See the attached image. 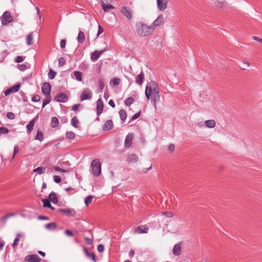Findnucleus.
Wrapping results in <instances>:
<instances>
[{"label": "nucleus", "mask_w": 262, "mask_h": 262, "mask_svg": "<svg viewBox=\"0 0 262 262\" xmlns=\"http://www.w3.org/2000/svg\"><path fill=\"white\" fill-rule=\"evenodd\" d=\"M92 97V93L89 89H84L80 95V100L81 101L85 100H90Z\"/></svg>", "instance_id": "nucleus-5"}, {"label": "nucleus", "mask_w": 262, "mask_h": 262, "mask_svg": "<svg viewBox=\"0 0 262 262\" xmlns=\"http://www.w3.org/2000/svg\"><path fill=\"white\" fill-rule=\"evenodd\" d=\"M85 241L86 243L88 245H92L93 244V238H89L88 237H85Z\"/></svg>", "instance_id": "nucleus-57"}, {"label": "nucleus", "mask_w": 262, "mask_h": 262, "mask_svg": "<svg viewBox=\"0 0 262 262\" xmlns=\"http://www.w3.org/2000/svg\"><path fill=\"white\" fill-rule=\"evenodd\" d=\"M7 117L10 119H14L15 118V115L12 112H8L7 114Z\"/></svg>", "instance_id": "nucleus-53"}, {"label": "nucleus", "mask_w": 262, "mask_h": 262, "mask_svg": "<svg viewBox=\"0 0 262 262\" xmlns=\"http://www.w3.org/2000/svg\"><path fill=\"white\" fill-rule=\"evenodd\" d=\"M211 4L213 7H223L226 5V2L219 0H211Z\"/></svg>", "instance_id": "nucleus-18"}, {"label": "nucleus", "mask_w": 262, "mask_h": 262, "mask_svg": "<svg viewBox=\"0 0 262 262\" xmlns=\"http://www.w3.org/2000/svg\"><path fill=\"white\" fill-rule=\"evenodd\" d=\"M18 151H19L18 146V145H16L14 147L13 155L12 158V160L14 158L15 155L17 153H18Z\"/></svg>", "instance_id": "nucleus-51"}, {"label": "nucleus", "mask_w": 262, "mask_h": 262, "mask_svg": "<svg viewBox=\"0 0 262 262\" xmlns=\"http://www.w3.org/2000/svg\"><path fill=\"white\" fill-rule=\"evenodd\" d=\"M74 75L76 79L78 81H81L82 80V73L79 71H74Z\"/></svg>", "instance_id": "nucleus-33"}, {"label": "nucleus", "mask_w": 262, "mask_h": 262, "mask_svg": "<svg viewBox=\"0 0 262 262\" xmlns=\"http://www.w3.org/2000/svg\"><path fill=\"white\" fill-rule=\"evenodd\" d=\"M35 123V118L32 119L29 123L27 125V132L29 134L31 131L33 129Z\"/></svg>", "instance_id": "nucleus-24"}, {"label": "nucleus", "mask_w": 262, "mask_h": 262, "mask_svg": "<svg viewBox=\"0 0 262 262\" xmlns=\"http://www.w3.org/2000/svg\"><path fill=\"white\" fill-rule=\"evenodd\" d=\"M65 63V59L63 57H60L58 59V65L59 67L63 66Z\"/></svg>", "instance_id": "nucleus-48"}, {"label": "nucleus", "mask_w": 262, "mask_h": 262, "mask_svg": "<svg viewBox=\"0 0 262 262\" xmlns=\"http://www.w3.org/2000/svg\"><path fill=\"white\" fill-rule=\"evenodd\" d=\"M45 227L48 230H53L57 228V224L54 222L50 223L47 224Z\"/></svg>", "instance_id": "nucleus-29"}, {"label": "nucleus", "mask_w": 262, "mask_h": 262, "mask_svg": "<svg viewBox=\"0 0 262 262\" xmlns=\"http://www.w3.org/2000/svg\"><path fill=\"white\" fill-rule=\"evenodd\" d=\"M85 36L84 32L82 31H80L77 38L78 42L80 43H83L85 41Z\"/></svg>", "instance_id": "nucleus-22"}, {"label": "nucleus", "mask_w": 262, "mask_h": 262, "mask_svg": "<svg viewBox=\"0 0 262 262\" xmlns=\"http://www.w3.org/2000/svg\"><path fill=\"white\" fill-rule=\"evenodd\" d=\"M113 123L112 120H107L103 125L102 129L103 130H110L112 128Z\"/></svg>", "instance_id": "nucleus-21"}, {"label": "nucleus", "mask_w": 262, "mask_h": 262, "mask_svg": "<svg viewBox=\"0 0 262 262\" xmlns=\"http://www.w3.org/2000/svg\"><path fill=\"white\" fill-rule=\"evenodd\" d=\"M101 6H102L103 10L105 12H108L111 9H114V6L113 5H110V4L107 5L103 2L102 3Z\"/></svg>", "instance_id": "nucleus-26"}, {"label": "nucleus", "mask_w": 262, "mask_h": 262, "mask_svg": "<svg viewBox=\"0 0 262 262\" xmlns=\"http://www.w3.org/2000/svg\"><path fill=\"white\" fill-rule=\"evenodd\" d=\"M100 90H102L104 88V83L102 79H99L98 80Z\"/></svg>", "instance_id": "nucleus-49"}, {"label": "nucleus", "mask_w": 262, "mask_h": 262, "mask_svg": "<svg viewBox=\"0 0 262 262\" xmlns=\"http://www.w3.org/2000/svg\"><path fill=\"white\" fill-rule=\"evenodd\" d=\"M134 102V99L131 97H128V98H127L125 101H124V103L125 104L128 106L129 105H130L132 104H133Z\"/></svg>", "instance_id": "nucleus-40"}, {"label": "nucleus", "mask_w": 262, "mask_h": 262, "mask_svg": "<svg viewBox=\"0 0 262 262\" xmlns=\"http://www.w3.org/2000/svg\"><path fill=\"white\" fill-rule=\"evenodd\" d=\"M41 259L36 254L27 255L25 257V261L27 262H40Z\"/></svg>", "instance_id": "nucleus-8"}, {"label": "nucleus", "mask_w": 262, "mask_h": 262, "mask_svg": "<svg viewBox=\"0 0 262 262\" xmlns=\"http://www.w3.org/2000/svg\"><path fill=\"white\" fill-rule=\"evenodd\" d=\"M54 169L56 171H59L62 172H66L67 171V170L57 166L54 167Z\"/></svg>", "instance_id": "nucleus-59"}, {"label": "nucleus", "mask_w": 262, "mask_h": 262, "mask_svg": "<svg viewBox=\"0 0 262 262\" xmlns=\"http://www.w3.org/2000/svg\"><path fill=\"white\" fill-rule=\"evenodd\" d=\"M103 103L101 99H99L96 102V111L97 116H100L103 110Z\"/></svg>", "instance_id": "nucleus-11"}, {"label": "nucleus", "mask_w": 262, "mask_h": 262, "mask_svg": "<svg viewBox=\"0 0 262 262\" xmlns=\"http://www.w3.org/2000/svg\"><path fill=\"white\" fill-rule=\"evenodd\" d=\"M59 121L57 117H54L52 118L51 126L52 127L54 128L58 125Z\"/></svg>", "instance_id": "nucleus-32"}, {"label": "nucleus", "mask_w": 262, "mask_h": 262, "mask_svg": "<svg viewBox=\"0 0 262 262\" xmlns=\"http://www.w3.org/2000/svg\"><path fill=\"white\" fill-rule=\"evenodd\" d=\"M24 60V58L23 56H18L16 57L15 59V62L19 63L23 62Z\"/></svg>", "instance_id": "nucleus-60"}, {"label": "nucleus", "mask_w": 262, "mask_h": 262, "mask_svg": "<svg viewBox=\"0 0 262 262\" xmlns=\"http://www.w3.org/2000/svg\"><path fill=\"white\" fill-rule=\"evenodd\" d=\"M44 139L43 135L40 131H38L35 138V140H38L40 141H43Z\"/></svg>", "instance_id": "nucleus-38"}, {"label": "nucleus", "mask_w": 262, "mask_h": 262, "mask_svg": "<svg viewBox=\"0 0 262 262\" xmlns=\"http://www.w3.org/2000/svg\"><path fill=\"white\" fill-rule=\"evenodd\" d=\"M40 100V97L38 95H35L32 97V101L33 102H38Z\"/></svg>", "instance_id": "nucleus-50"}, {"label": "nucleus", "mask_w": 262, "mask_h": 262, "mask_svg": "<svg viewBox=\"0 0 262 262\" xmlns=\"http://www.w3.org/2000/svg\"><path fill=\"white\" fill-rule=\"evenodd\" d=\"M140 114H141V112H139L134 114L133 115V116L132 117V119L129 120L128 123H130L131 122H132L134 120H135L137 119V118H138L140 117Z\"/></svg>", "instance_id": "nucleus-44"}, {"label": "nucleus", "mask_w": 262, "mask_h": 262, "mask_svg": "<svg viewBox=\"0 0 262 262\" xmlns=\"http://www.w3.org/2000/svg\"><path fill=\"white\" fill-rule=\"evenodd\" d=\"M135 28L137 34L141 37L150 35L155 31L154 27L147 26L142 22H137L136 24Z\"/></svg>", "instance_id": "nucleus-2"}, {"label": "nucleus", "mask_w": 262, "mask_h": 262, "mask_svg": "<svg viewBox=\"0 0 262 262\" xmlns=\"http://www.w3.org/2000/svg\"><path fill=\"white\" fill-rule=\"evenodd\" d=\"M0 19L3 25H6L13 20L12 16L8 11H5L1 16Z\"/></svg>", "instance_id": "nucleus-4"}, {"label": "nucleus", "mask_w": 262, "mask_h": 262, "mask_svg": "<svg viewBox=\"0 0 262 262\" xmlns=\"http://www.w3.org/2000/svg\"><path fill=\"white\" fill-rule=\"evenodd\" d=\"M16 215L15 213H8L6 215H5V216H4L0 220V221L3 223H5L6 221L10 217H12V216H14Z\"/></svg>", "instance_id": "nucleus-31"}, {"label": "nucleus", "mask_w": 262, "mask_h": 262, "mask_svg": "<svg viewBox=\"0 0 262 262\" xmlns=\"http://www.w3.org/2000/svg\"><path fill=\"white\" fill-rule=\"evenodd\" d=\"M91 171L95 177H99L101 172V164L98 159L93 160L91 164Z\"/></svg>", "instance_id": "nucleus-3"}, {"label": "nucleus", "mask_w": 262, "mask_h": 262, "mask_svg": "<svg viewBox=\"0 0 262 262\" xmlns=\"http://www.w3.org/2000/svg\"><path fill=\"white\" fill-rule=\"evenodd\" d=\"M23 237V235L21 234L20 233H18L16 234V236L14 241V242L12 244V247L13 248H15L16 246H17L18 243L19 241V239L20 238Z\"/></svg>", "instance_id": "nucleus-28"}, {"label": "nucleus", "mask_w": 262, "mask_h": 262, "mask_svg": "<svg viewBox=\"0 0 262 262\" xmlns=\"http://www.w3.org/2000/svg\"><path fill=\"white\" fill-rule=\"evenodd\" d=\"M46 168L42 167H38L34 170V172H37L39 174L44 173L46 172Z\"/></svg>", "instance_id": "nucleus-35"}, {"label": "nucleus", "mask_w": 262, "mask_h": 262, "mask_svg": "<svg viewBox=\"0 0 262 262\" xmlns=\"http://www.w3.org/2000/svg\"><path fill=\"white\" fill-rule=\"evenodd\" d=\"M205 125L208 128H213L215 126V121L214 120H208L205 122Z\"/></svg>", "instance_id": "nucleus-27"}, {"label": "nucleus", "mask_w": 262, "mask_h": 262, "mask_svg": "<svg viewBox=\"0 0 262 262\" xmlns=\"http://www.w3.org/2000/svg\"><path fill=\"white\" fill-rule=\"evenodd\" d=\"M58 211L64 213L68 216H74L76 215V212L73 209H59Z\"/></svg>", "instance_id": "nucleus-15"}, {"label": "nucleus", "mask_w": 262, "mask_h": 262, "mask_svg": "<svg viewBox=\"0 0 262 262\" xmlns=\"http://www.w3.org/2000/svg\"><path fill=\"white\" fill-rule=\"evenodd\" d=\"M148 231V228L147 225H141L136 228L134 233L136 234L147 233Z\"/></svg>", "instance_id": "nucleus-10"}, {"label": "nucleus", "mask_w": 262, "mask_h": 262, "mask_svg": "<svg viewBox=\"0 0 262 262\" xmlns=\"http://www.w3.org/2000/svg\"><path fill=\"white\" fill-rule=\"evenodd\" d=\"M104 246L102 245L99 244L98 245L97 250L98 251V252H103L104 251Z\"/></svg>", "instance_id": "nucleus-56"}, {"label": "nucleus", "mask_w": 262, "mask_h": 262, "mask_svg": "<svg viewBox=\"0 0 262 262\" xmlns=\"http://www.w3.org/2000/svg\"><path fill=\"white\" fill-rule=\"evenodd\" d=\"M75 137V133L72 131L67 132L66 134V137L68 139H73Z\"/></svg>", "instance_id": "nucleus-39"}, {"label": "nucleus", "mask_w": 262, "mask_h": 262, "mask_svg": "<svg viewBox=\"0 0 262 262\" xmlns=\"http://www.w3.org/2000/svg\"><path fill=\"white\" fill-rule=\"evenodd\" d=\"M53 178H54V181L56 183H59L61 181V178L59 176H54Z\"/></svg>", "instance_id": "nucleus-54"}, {"label": "nucleus", "mask_w": 262, "mask_h": 262, "mask_svg": "<svg viewBox=\"0 0 262 262\" xmlns=\"http://www.w3.org/2000/svg\"><path fill=\"white\" fill-rule=\"evenodd\" d=\"M46 99L43 100L42 103V108L45 107L46 105L49 104L51 101V96H45Z\"/></svg>", "instance_id": "nucleus-43"}, {"label": "nucleus", "mask_w": 262, "mask_h": 262, "mask_svg": "<svg viewBox=\"0 0 262 262\" xmlns=\"http://www.w3.org/2000/svg\"><path fill=\"white\" fill-rule=\"evenodd\" d=\"M26 65L25 64H21L18 65V69L21 71H25L26 69Z\"/></svg>", "instance_id": "nucleus-52"}, {"label": "nucleus", "mask_w": 262, "mask_h": 262, "mask_svg": "<svg viewBox=\"0 0 262 262\" xmlns=\"http://www.w3.org/2000/svg\"><path fill=\"white\" fill-rule=\"evenodd\" d=\"M81 107L80 104H75L73 105L72 110L74 111H77L79 107Z\"/></svg>", "instance_id": "nucleus-55"}, {"label": "nucleus", "mask_w": 262, "mask_h": 262, "mask_svg": "<svg viewBox=\"0 0 262 262\" xmlns=\"http://www.w3.org/2000/svg\"><path fill=\"white\" fill-rule=\"evenodd\" d=\"M133 134H128L125 139V147L126 148H129L131 146L133 140Z\"/></svg>", "instance_id": "nucleus-16"}, {"label": "nucleus", "mask_w": 262, "mask_h": 262, "mask_svg": "<svg viewBox=\"0 0 262 262\" xmlns=\"http://www.w3.org/2000/svg\"><path fill=\"white\" fill-rule=\"evenodd\" d=\"M4 93H5V96H8V95H10V94L13 93V92L12 91L11 88H10V89L6 90Z\"/></svg>", "instance_id": "nucleus-63"}, {"label": "nucleus", "mask_w": 262, "mask_h": 262, "mask_svg": "<svg viewBox=\"0 0 262 262\" xmlns=\"http://www.w3.org/2000/svg\"><path fill=\"white\" fill-rule=\"evenodd\" d=\"M119 114L121 120L122 121H124L127 117V114H126V111L124 110H120Z\"/></svg>", "instance_id": "nucleus-34"}, {"label": "nucleus", "mask_w": 262, "mask_h": 262, "mask_svg": "<svg viewBox=\"0 0 262 262\" xmlns=\"http://www.w3.org/2000/svg\"><path fill=\"white\" fill-rule=\"evenodd\" d=\"M157 7L160 11H164L166 9L167 4V0H157Z\"/></svg>", "instance_id": "nucleus-12"}, {"label": "nucleus", "mask_w": 262, "mask_h": 262, "mask_svg": "<svg viewBox=\"0 0 262 262\" xmlns=\"http://www.w3.org/2000/svg\"><path fill=\"white\" fill-rule=\"evenodd\" d=\"M83 251L88 257L90 258L94 262H96V259L95 254L93 253H90L86 248H84Z\"/></svg>", "instance_id": "nucleus-25"}, {"label": "nucleus", "mask_w": 262, "mask_h": 262, "mask_svg": "<svg viewBox=\"0 0 262 262\" xmlns=\"http://www.w3.org/2000/svg\"><path fill=\"white\" fill-rule=\"evenodd\" d=\"M182 251V243L180 242L173 247L172 253L175 256H179L181 254Z\"/></svg>", "instance_id": "nucleus-14"}, {"label": "nucleus", "mask_w": 262, "mask_h": 262, "mask_svg": "<svg viewBox=\"0 0 262 262\" xmlns=\"http://www.w3.org/2000/svg\"><path fill=\"white\" fill-rule=\"evenodd\" d=\"M104 52V50L100 51H95L91 54V58L92 60L95 61L98 59L99 56Z\"/></svg>", "instance_id": "nucleus-19"}, {"label": "nucleus", "mask_w": 262, "mask_h": 262, "mask_svg": "<svg viewBox=\"0 0 262 262\" xmlns=\"http://www.w3.org/2000/svg\"><path fill=\"white\" fill-rule=\"evenodd\" d=\"M122 14L128 20H131L132 18V11L125 6H123L121 8L120 10Z\"/></svg>", "instance_id": "nucleus-7"}, {"label": "nucleus", "mask_w": 262, "mask_h": 262, "mask_svg": "<svg viewBox=\"0 0 262 262\" xmlns=\"http://www.w3.org/2000/svg\"><path fill=\"white\" fill-rule=\"evenodd\" d=\"M145 93L147 99H149L150 96H152L151 101L154 102V106L156 108V103L159 101L160 96L158 85L155 81H151L149 85H146Z\"/></svg>", "instance_id": "nucleus-1"}, {"label": "nucleus", "mask_w": 262, "mask_h": 262, "mask_svg": "<svg viewBox=\"0 0 262 262\" xmlns=\"http://www.w3.org/2000/svg\"><path fill=\"white\" fill-rule=\"evenodd\" d=\"M79 120L76 117H73L71 120V124L75 127H78L79 124Z\"/></svg>", "instance_id": "nucleus-36"}, {"label": "nucleus", "mask_w": 262, "mask_h": 262, "mask_svg": "<svg viewBox=\"0 0 262 262\" xmlns=\"http://www.w3.org/2000/svg\"><path fill=\"white\" fill-rule=\"evenodd\" d=\"M138 160V156L135 154H132L129 155L127 158V161L130 163H135Z\"/></svg>", "instance_id": "nucleus-20"}, {"label": "nucleus", "mask_w": 262, "mask_h": 262, "mask_svg": "<svg viewBox=\"0 0 262 262\" xmlns=\"http://www.w3.org/2000/svg\"><path fill=\"white\" fill-rule=\"evenodd\" d=\"M33 41V33H30L27 36V44L28 46H31L32 44Z\"/></svg>", "instance_id": "nucleus-37"}, {"label": "nucleus", "mask_w": 262, "mask_h": 262, "mask_svg": "<svg viewBox=\"0 0 262 262\" xmlns=\"http://www.w3.org/2000/svg\"><path fill=\"white\" fill-rule=\"evenodd\" d=\"M60 47L61 49H64L66 46V40L62 39L60 42Z\"/></svg>", "instance_id": "nucleus-58"}, {"label": "nucleus", "mask_w": 262, "mask_h": 262, "mask_svg": "<svg viewBox=\"0 0 262 262\" xmlns=\"http://www.w3.org/2000/svg\"><path fill=\"white\" fill-rule=\"evenodd\" d=\"M168 150L170 151V152H173L175 149V146L174 144H171L169 145L168 146Z\"/></svg>", "instance_id": "nucleus-62"}, {"label": "nucleus", "mask_w": 262, "mask_h": 262, "mask_svg": "<svg viewBox=\"0 0 262 262\" xmlns=\"http://www.w3.org/2000/svg\"><path fill=\"white\" fill-rule=\"evenodd\" d=\"M9 133V129L5 127H0V134H6Z\"/></svg>", "instance_id": "nucleus-47"}, {"label": "nucleus", "mask_w": 262, "mask_h": 262, "mask_svg": "<svg viewBox=\"0 0 262 262\" xmlns=\"http://www.w3.org/2000/svg\"><path fill=\"white\" fill-rule=\"evenodd\" d=\"M43 206L44 207L51 208V205L50 201L47 199H44L42 200Z\"/></svg>", "instance_id": "nucleus-42"}, {"label": "nucleus", "mask_w": 262, "mask_h": 262, "mask_svg": "<svg viewBox=\"0 0 262 262\" xmlns=\"http://www.w3.org/2000/svg\"><path fill=\"white\" fill-rule=\"evenodd\" d=\"M144 79V74L142 71L141 73L136 77V83L139 85H141Z\"/></svg>", "instance_id": "nucleus-17"}, {"label": "nucleus", "mask_w": 262, "mask_h": 262, "mask_svg": "<svg viewBox=\"0 0 262 262\" xmlns=\"http://www.w3.org/2000/svg\"><path fill=\"white\" fill-rule=\"evenodd\" d=\"M56 74V72L51 69L48 73V77L49 79H53L55 77Z\"/></svg>", "instance_id": "nucleus-45"}, {"label": "nucleus", "mask_w": 262, "mask_h": 262, "mask_svg": "<svg viewBox=\"0 0 262 262\" xmlns=\"http://www.w3.org/2000/svg\"><path fill=\"white\" fill-rule=\"evenodd\" d=\"M163 214L166 215L167 217H171L173 216V214L171 212H164Z\"/></svg>", "instance_id": "nucleus-61"}, {"label": "nucleus", "mask_w": 262, "mask_h": 262, "mask_svg": "<svg viewBox=\"0 0 262 262\" xmlns=\"http://www.w3.org/2000/svg\"><path fill=\"white\" fill-rule=\"evenodd\" d=\"M93 199V196H92V195L87 196L84 199L85 204L86 206H88L89 204H90L92 203Z\"/></svg>", "instance_id": "nucleus-41"}, {"label": "nucleus", "mask_w": 262, "mask_h": 262, "mask_svg": "<svg viewBox=\"0 0 262 262\" xmlns=\"http://www.w3.org/2000/svg\"><path fill=\"white\" fill-rule=\"evenodd\" d=\"M51 85L49 82H45L42 87L41 91L45 96H51Z\"/></svg>", "instance_id": "nucleus-6"}, {"label": "nucleus", "mask_w": 262, "mask_h": 262, "mask_svg": "<svg viewBox=\"0 0 262 262\" xmlns=\"http://www.w3.org/2000/svg\"><path fill=\"white\" fill-rule=\"evenodd\" d=\"M103 32V29L101 27L100 25L98 26V31L97 36H99Z\"/></svg>", "instance_id": "nucleus-64"}, {"label": "nucleus", "mask_w": 262, "mask_h": 262, "mask_svg": "<svg viewBox=\"0 0 262 262\" xmlns=\"http://www.w3.org/2000/svg\"><path fill=\"white\" fill-rule=\"evenodd\" d=\"M68 99V96L67 94L61 93L57 94L55 97V100L57 102L64 103L67 101Z\"/></svg>", "instance_id": "nucleus-9"}, {"label": "nucleus", "mask_w": 262, "mask_h": 262, "mask_svg": "<svg viewBox=\"0 0 262 262\" xmlns=\"http://www.w3.org/2000/svg\"><path fill=\"white\" fill-rule=\"evenodd\" d=\"M164 23V17L163 15H160L150 25L151 27H154V28L156 27L160 26Z\"/></svg>", "instance_id": "nucleus-13"}, {"label": "nucleus", "mask_w": 262, "mask_h": 262, "mask_svg": "<svg viewBox=\"0 0 262 262\" xmlns=\"http://www.w3.org/2000/svg\"><path fill=\"white\" fill-rule=\"evenodd\" d=\"M49 199L50 201H51L52 203L54 204H56L58 203V199L56 196V194L55 192L52 191L49 195Z\"/></svg>", "instance_id": "nucleus-23"}, {"label": "nucleus", "mask_w": 262, "mask_h": 262, "mask_svg": "<svg viewBox=\"0 0 262 262\" xmlns=\"http://www.w3.org/2000/svg\"><path fill=\"white\" fill-rule=\"evenodd\" d=\"M20 87V84H16V85H14L13 86L11 87V88L12 89L13 93H15L19 91Z\"/></svg>", "instance_id": "nucleus-46"}, {"label": "nucleus", "mask_w": 262, "mask_h": 262, "mask_svg": "<svg viewBox=\"0 0 262 262\" xmlns=\"http://www.w3.org/2000/svg\"><path fill=\"white\" fill-rule=\"evenodd\" d=\"M120 82V79L118 78H114L110 81V84L112 86H118Z\"/></svg>", "instance_id": "nucleus-30"}]
</instances>
